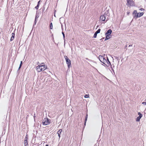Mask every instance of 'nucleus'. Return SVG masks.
<instances>
[{
    "label": "nucleus",
    "mask_w": 146,
    "mask_h": 146,
    "mask_svg": "<svg viewBox=\"0 0 146 146\" xmlns=\"http://www.w3.org/2000/svg\"><path fill=\"white\" fill-rule=\"evenodd\" d=\"M38 66L36 68V70L38 72H40L41 71L45 70L46 67H45V65L41 64H38Z\"/></svg>",
    "instance_id": "1"
},
{
    "label": "nucleus",
    "mask_w": 146,
    "mask_h": 146,
    "mask_svg": "<svg viewBox=\"0 0 146 146\" xmlns=\"http://www.w3.org/2000/svg\"><path fill=\"white\" fill-rule=\"evenodd\" d=\"M99 59L101 62L102 63L106 65L107 66V64H108V63L106 60L105 59V58L103 56L100 55L99 56Z\"/></svg>",
    "instance_id": "2"
},
{
    "label": "nucleus",
    "mask_w": 146,
    "mask_h": 146,
    "mask_svg": "<svg viewBox=\"0 0 146 146\" xmlns=\"http://www.w3.org/2000/svg\"><path fill=\"white\" fill-rule=\"evenodd\" d=\"M66 63L68 65V68H70V67L71 66V61L70 59H68V57L66 56H64Z\"/></svg>",
    "instance_id": "3"
},
{
    "label": "nucleus",
    "mask_w": 146,
    "mask_h": 146,
    "mask_svg": "<svg viewBox=\"0 0 146 146\" xmlns=\"http://www.w3.org/2000/svg\"><path fill=\"white\" fill-rule=\"evenodd\" d=\"M49 120V119H48L47 118H45L42 121L43 125H46L49 124L50 123Z\"/></svg>",
    "instance_id": "4"
},
{
    "label": "nucleus",
    "mask_w": 146,
    "mask_h": 146,
    "mask_svg": "<svg viewBox=\"0 0 146 146\" xmlns=\"http://www.w3.org/2000/svg\"><path fill=\"white\" fill-rule=\"evenodd\" d=\"M127 5L129 6H133L135 5L134 2L133 0H127Z\"/></svg>",
    "instance_id": "5"
},
{
    "label": "nucleus",
    "mask_w": 146,
    "mask_h": 146,
    "mask_svg": "<svg viewBox=\"0 0 146 146\" xmlns=\"http://www.w3.org/2000/svg\"><path fill=\"white\" fill-rule=\"evenodd\" d=\"M100 19L102 20V21H104L106 19V17L104 15H101L100 17Z\"/></svg>",
    "instance_id": "6"
},
{
    "label": "nucleus",
    "mask_w": 146,
    "mask_h": 146,
    "mask_svg": "<svg viewBox=\"0 0 146 146\" xmlns=\"http://www.w3.org/2000/svg\"><path fill=\"white\" fill-rule=\"evenodd\" d=\"M112 32V30L111 29H109L105 33V35H110Z\"/></svg>",
    "instance_id": "7"
},
{
    "label": "nucleus",
    "mask_w": 146,
    "mask_h": 146,
    "mask_svg": "<svg viewBox=\"0 0 146 146\" xmlns=\"http://www.w3.org/2000/svg\"><path fill=\"white\" fill-rule=\"evenodd\" d=\"M137 17H140L143 16L144 14V13L143 12L142 13H137Z\"/></svg>",
    "instance_id": "8"
},
{
    "label": "nucleus",
    "mask_w": 146,
    "mask_h": 146,
    "mask_svg": "<svg viewBox=\"0 0 146 146\" xmlns=\"http://www.w3.org/2000/svg\"><path fill=\"white\" fill-rule=\"evenodd\" d=\"M142 116V115H140L136 119V121H140V119Z\"/></svg>",
    "instance_id": "9"
},
{
    "label": "nucleus",
    "mask_w": 146,
    "mask_h": 146,
    "mask_svg": "<svg viewBox=\"0 0 146 146\" xmlns=\"http://www.w3.org/2000/svg\"><path fill=\"white\" fill-rule=\"evenodd\" d=\"M106 35V37L105 40H108L111 38V36H110V35Z\"/></svg>",
    "instance_id": "10"
},
{
    "label": "nucleus",
    "mask_w": 146,
    "mask_h": 146,
    "mask_svg": "<svg viewBox=\"0 0 146 146\" xmlns=\"http://www.w3.org/2000/svg\"><path fill=\"white\" fill-rule=\"evenodd\" d=\"M133 18L135 19H136L137 18H138V17H137V14H133Z\"/></svg>",
    "instance_id": "11"
},
{
    "label": "nucleus",
    "mask_w": 146,
    "mask_h": 146,
    "mask_svg": "<svg viewBox=\"0 0 146 146\" xmlns=\"http://www.w3.org/2000/svg\"><path fill=\"white\" fill-rule=\"evenodd\" d=\"M107 62L108 63V64H107V66H108V65H109L110 64L111 65V64L110 62V61L108 58L107 57Z\"/></svg>",
    "instance_id": "12"
},
{
    "label": "nucleus",
    "mask_w": 146,
    "mask_h": 146,
    "mask_svg": "<svg viewBox=\"0 0 146 146\" xmlns=\"http://www.w3.org/2000/svg\"><path fill=\"white\" fill-rule=\"evenodd\" d=\"M28 141H24V146H27V145H28Z\"/></svg>",
    "instance_id": "13"
},
{
    "label": "nucleus",
    "mask_w": 146,
    "mask_h": 146,
    "mask_svg": "<svg viewBox=\"0 0 146 146\" xmlns=\"http://www.w3.org/2000/svg\"><path fill=\"white\" fill-rule=\"evenodd\" d=\"M88 117V114H87L86 115V117H85V125H86V121H87V119Z\"/></svg>",
    "instance_id": "14"
},
{
    "label": "nucleus",
    "mask_w": 146,
    "mask_h": 146,
    "mask_svg": "<svg viewBox=\"0 0 146 146\" xmlns=\"http://www.w3.org/2000/svg\"><path fill=\"white\" fill-rule=\"evenodd\" d=\"M50 29H52L53 28L52 24V23H51L50 25Z\"/></svg>",
    "instance_id": "15"
},
{
    "label": "nucleus",
    "mask_w": 146,
    "mask_h": 146,
    "mask_svg": "<svg viewBox=\"0 0 146 146\" xmlns=\"http://www.w3.org/2000/svg\"><path fill=\"white\" fill-rule=\"evenodd\" d=\"M62 131V129H60L58 131L57 133L60 134Z\"/></svg>",
    "instance_id": "16"
},
{
    "label": "nucleus",
    "mask_w": 146,
    "mask_h": 146,
    "mask_svg": "<svg viewBox=\"0 0 146 146\" xmlns=\"http://www.w3.org/2000/svg\"><path fill=\"white\" fill-rule=\"evenodd\" d=\"M101 31V29H99L96 31V32L95 33L97 34L100 33V31Z\"/></svg>",
    "instance_id": "17"
},
{
    "label": "nucleus",
    "mask_w": 146,
    "mask_h": 146,
    "mask_svg": "<svg viewBox=\"0 0 146 146\" xmlns=\"http://www.w3.org/2000/svg\"><path fill=\"white\" fill-rule=\"evenodd\" d=\"M62 34L63 35V38H64V42H65V36L64 34V33L63 32H62Z\"/></svg>",
    "instance_id": "18"
},
{
    "label": "nucleus",
    "mask_w": 146,
    "mask_h": 146,
    "mask_svg": "<svg viewBox=\"0 0 146 146\" xmlns=\"http://www.w3.org/2000/svg\"><path fill=\"white\" fill-rule=\"evenodd\" d=\"M129 51V52H132L133 50V48H130V49H128Z\"/></svg>",
    "instance_id": "19"
},
{
    "label": "nucleus",
    "mask_w": 146,
    "mask_h": 146,
    "mask_svg": "<svg viewBox=\"0 0 146 146\" xmlns=\"http://www.w3.org/2000/svg\"><path fill=\"white\" fill-rule=\"evenodd\" d=\"M138 13H137V11L136 10H134L133 11V14H138Z\"/></svg>",
    "instance_id": "20"
},
{
    "label": "nucleus",
    "mask_w": 146,
    "mask_h": 146,
    "mask_svg": "<svg viewBox=\"0 0 146 146\" xmlns=\"http://www.w3.org/2000/svg\"><path fill=\"white\" fill-rule=\"evenodd\" d=\"M27 139H28V138L27 137V135L25 138L24 141H28L27 140Z\"/></svg>",
    "instance_id": "21"
},
{
    "label": "nucleus",
    "mask_w": 146,
    "mask_h": 146,
    "mask_svg": "<svg viewBox=\"0 0 146 146\" xmlns=\"http://www.w3.org/2000/svg\"><path fill=\"white\" fill-rule=\"evenodd\" d=\"M97 33H95L93 37L94 38H96L97 36Z\"/></svg>",
    "instance_id": "22"
},
{
    "label": "nucleus",
    "mask_w": 146,
    "mask_h": 146,
    "mask_svg": "<svg viewBox=\"0 0 146 146\" xmlns=\"http://www.w3.org/2000/svg\"><path fill=\"white\" fill-rule=\"evenodd\" d=\"M12 35L11 37H12V38H14L15 35V33H12Z\"/></svg>",
    "instance_id": "23"
},
{
    "label": "nucleus",
    "mask_w": 146,
    "mask_h": 146,
    "mask_svg": "<svg viewBox=\"0 0 146 146\" xmlns=\"http://www.w3.org/2000/svg\"><path fill=\"white\" fill-rule=\"evenodd\" d=\"M111 70H112V71L114 73V70H113V67H112V65H111Z\"/></svg>",
    "instance_id": "24"
},
{
    "label": "nucleus",
    "mask_w": 146,
    "mask_h": 146,
    "mask_svg": "<svg viewBox=\"0 0 146 146\" xmlns=\"http://www.w3.org/2000/svg\"><path fill=\"white\" fill-rule=\"evenodd\" d=\"M36 17H35V21L34 24H36Z\"/></svg>",
    "instance_id": "25"
},
{
    "label": "nucleus",
    "mask_w": 146,
    "mask_h": 146,
    "mask_svg": "<svg viewBox=\"0 0 146 146\" xmlns=\"http://www.w3.org/2000/svg\"><path fill=\"white\" fill-rule=\"evenodd\" d=\"M39 5H37L35 7V8L36 9H37L38 8Z\"/></svg>",
    "instance_id": "26"
},
{
    "label": "nucleus",
    "mask_w": 146,
    "mask_h": 146,
    "mask_svg": "<svg viewBox=\"0 0 146 146\" xmlns=\"http://www.w3.org/2000/svg\"><path fill=\"white\" fill-rule=\"evenodd\" d=\"M84 97L85 98H88L89 97V96L88 95H86L84 96Z\"/></svg>",
    "instance_id": "27"
},
{
    "label": "nucleus",
    "mask_w": 146,
    "mask_h": 146,
    "mask_svg": "<svg viewBox=\"0 0 146 146\" xmlns=\"http://www.w3.org/2000/svg\"><path fill=\"white\" fill-rule=\"evenodd\" d=\"M142 104H143L144 105H146V102H143L142 103Z\"/></svg>",
    "instance_id": "28"
},
{
    "label": "nucleus",
    "mask_w": 146,
    "mask_h": 146,
    "mask_svg": "<svg viewBox=\"0 0 146 146\" xmlns=\"http://www.w3.org/2000/svg\"><path fill=\"white\" fill-rule=\"evenodd\" d=\"M14 38H12V37H11L10 39V40L11 41L13 40Z\"/></svg>",
    "instance_id": "29"
},
{
    "label": "nucleus",
    "mask_w": 146,
    "mask_h": 146,
    "mask_svg": "<svg viewBox=\"0 0 146 146\" xmlns=\"http://www.w3.org/2000/svg\"><path fill=\"white\" fill-rule=\"evenodd\" d=\"M22 64H23L22 61H21V62H20V65H21V66L22 65Z\"/></svg>",
    "instance_id": "30"
},
{
    "label": "nucleus",
    "mask_w": 146,
    "mask_h": 146,
    "mask_svg": "<svg viewBox=\"0 0 146 146\" xmlns=\"http://www.w3.org/2000/svg\"><path fill=\"white\" fill-rule=\"evenodd\" d=\"M140 10L141 11H143L144 10V9L143 8H141L140 9Z\"/></svg>",
    "instance_id": "31"
},
{
    "label": "nucleus",
    "mask_w": 146,
    "mask_h": 146,
    "mask_svg": "<svg viewBox=\"0 0 146 146\" xmlns=\"http://www.w3.org/2000/svg\"><path fill=\"white\" fill-rule=\"evenodd\" d=\"M21 65H20L19 66V68H18V70H19L21 68Z\"/></svg>",
    "instance_id": "32"
},
{
    "label": "nucleus",
    "mask_w": 146,
    "mask_h": 146,
    "mask_svg": "<svg viewBox=\"0 0 146 146\" xmlns=\"http://www.w3.org/2000/svg\"><path fill=\"white\" fill-rule=\"evenodd\" d=\"M40 64L44 65L45 64L44 63H42Z\"/></svg>",
    "instance_id": "33"
},
{
    "label": "nucleus",
    "mask_w": 146,
    "mask_h": 146,
    "mask_svg": "<svg viewBox=\"0 0 146 146\" xmlns=\"http://www.w3.org/2000/svg\"><path fill=\"white\" fill-rule=\"evenodd\" d=\"M35 117H36L35 113L34 114V119H35Z\"/></svg>",
    "instance_id": "34"
},
{
    "label": "nucleus",
    "mask_w": 146,
    "mask_h": 146,
    "mask_svg": "<svg viewBox=\"0 0 146 146\" xmlns=\"http://www.w3.org/2000/svg\"><path fill=\"white\" fill-rule=\"evenodd\" d=\"M58 137H59V138H60V134H58Z\"/></svg>",
    "instance_id": "35"
},
{
    "label": "nucleus",
    "mask_w": 146,
    "mask_h": 146,
    "mask_svg": "<svg viewBox=\"0 0 146 146\" xmlns=\"http://www.w3.org/2000/svg\"><path fill=\"white\" fill-rule=\"evenodd\" d=\"M40 1H39L38 2V4L37 5H39V3H40Z\"/></svg>",
    "instance_id": "36"
},
{
    "label": "nucleus",
    "mask_w": 146,
    "mask_h": 146,
    "mask_svg": "<svg viewBox=\"0 0 146 146\" xmlns=\"http://www.w3.org/2000/svg\"><path fill=\"white\" fill-rule=\"evenodd\" d=\"M112 65H113V66H112V67H113V69L114 68L115 66H114L113 65V64Z\"/></svg>",
    "instance_id": "37"
},
{
    "label": "nucleus",
    "mask_w": 146,
    "mask_h": 146,
    "mask_svg": "<svg viewBox=\"0 0 146 146\" xmlns=\"http://www.w3.org/2000/svg\"><path fill=\"white\" fill-rule=\"evenodd\" d=\"M132 45H129V47H132Z\"/></svg>",
    "instance_id": "38"
},
{
    "label": "nucleus",
    "mask_w": 146,
    "mask_h": 146,
    "mask_svg": "<svg viewBox=\"0 0 146 146\" xmlns=\"http://www.w3.org/2000/svg\"><path fill=\"white\" fill-rule=\"evenodd\" d=\"M138 114L139 115H142V114H141V113H140V112H138Z\"/></svg>",
    "instance_id": "39"
},
{
    "label": "nucleus",
    "mask_w": 146,
    "mask_h": 146,
    "mask_svg": "<svg viewBox=\"0 0 146 146\" xmlns=\"http://www.w3.org/2000/svg\"><path fill=\"white\" fill-rule=\"evenodd\" d=\"M127 45H126V46H125V49H126V50H127V49L126 48V47H127Z\"/></svg>",
    "instance_id": "40"
},
{
    "label": "nucleus",
    "mask_w": 146,
    "mask_h": 146,
    "mask_svg": "<svg viewBox=\"0 0 146 146\" xmlns=\"http://www.w3.org/2000/svg\"><path fill=\"white\" fill-rule=\"evenodd\" d=\"M129 12H127V14H129Z\"/></svg>",
    "instance_id": "41"
},
{
    "label": "nucleus",
    "mask_w": 146,
    "mask_h": 146,
    "mask_svg": "<svg viewBox=\"0 0 146 146\" xmlns=\"http://www.w3.org/2000/svg\"><path fill=\"white\" fill-rule=\"evenodd\" d=\"M39 64V62H38L37 63V64L38 65V64Z\"/></svg>",
    "instance_id": "42"
},
{
    "label": "nucleus",
    "mask_w": 146,
    "mask_h": 146,
    "mask_svg": "<svg viewBox=\"0 0 146 146\" xmlns=\"http://www.w3.org/2000/svg\"><path fill=\"white\" fill-rule=\"evenodd\" d=\"M45 146H48V145H46Z\"/></svg>",
    "instance_id": "43"
},
{
    "label": "nucleus",
    "mask_w": 146,
    "mask_h": 146,
    "mask_svg": "<svg viewBox=\"0 0 146 146\" xmlns=\"http://www.w3.org/2000/svg\"><path fill=\"white\" fill-rule=\"evenodd\" d=\"M98 26H97V27L98 28Z\"/></svg>",
    "instance_id": "44"
}]
</instances>
